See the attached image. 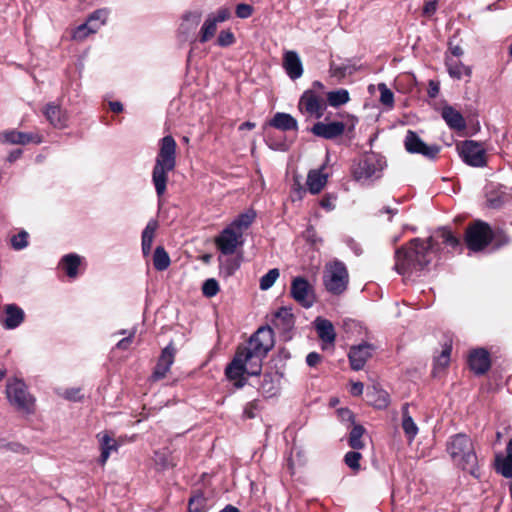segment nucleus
Wrapping results in <instances>:
<instances>
[{
  "instance_id": "47",
  "label": "nucleus",
  "mask_w": 512,
  "mask_h": 512,
  "mask_svg": "<svg viewBox=\"0 0 512 512\" xmlns=\"http://www.w3.org/2000/svg\"><path fill=\"white\" fill-rule=\"evenodd\" d=\"M153 183L155 186V190L158 196V212L160 213V152H158L156 158H155V166L153 169Z\"/></svg>"
},
{
  "instance_id": "11",
  "label": "nucleus",
  "mask_w": 512,
  "mask_h": 512,
  "mask_svg": "<svg viewBox=\"0 0 512 512\" xmlns=\"http://www.w3.org/2000/svg\"><path fill=\"white\" fill-rule=\"evenodd\" d=\"M291 297L302 307L308 309L315 303V293L310 283L303 277H295L291 282Z\"/></svg>"
},
{
  "instance_id": "54",
  "label": "nucleus",
  "mask_w": 512,
  "mask_h": 512,
  "mask_svg": "<svg viewBox=\"0 0 512 512\" xmlns=\"http://www.w3.org/2000/svg\"><path fill=\"white\" fill-rule=\"evenodd\" d=\"M211 18H214L215 22L222 23L229 19L230 11L228 8H220L215 13L209 15Z\"/></svg>"
},
{
  "instance_id": "58",
  "label": "nucleus",
  "mask_w": 512,
  "mask_h": 512,
  "mask_svg": "<svg viewBox=\"0 0 512 512\" xmlns=\"http://www.w3.org/2000/svg\"><path fill=\"white\" fill-rule=\"evenodd\" d=\"M64 397L68 400L78 401L81 399L80 389L79 388L67 389L64 393Z\"/></svg>"
},
{
  "instance_id": "56",
  "label": "nucleus",
  "mask_w": 512,
  "mask_h": 512,
  "mask_svg": "<svg viewBox=\"0 0 512 512\" xmlns=\"http://www.w3.org/2000/svg\"><path fill=\"white\" fill-rule=\"evenodd\" d=\"M437 10V0H431L427 1L423 7V15L430 17L432 16Z\"/></svg>"
},
{
  "instance_id": "52",
  "label": "nucleus",
  "mask_w": 512,
  "mask_h": 512,
  "mask_svg": "<svg viewBox=\"0 0 512 512\" xmlns=\"http://www.w3.org/2000/svg\"><path fill=\"white\" fill-rule=\"evenodd\" d=\"M498 471L506 478H512V458L505 457L498 466Z\"/></svg>"
},
{
  "instance_id": "45",
  "label": "nucleus",
  "mask_w": 512,
  "mask_h": 512,
  "mask_svg": "<svg viewBox=\"0 0 512 512\" xmlns=\"http://www.w3.org/2000/svg\"><path fill=\"white\" fill-rule=\"evenodd\" d=\"M189 512H207L206 499L202 495L192 497L188 505Z\"/></svg>"
},
{
  "instance_id": "18",
  "label": "nucleus",
  "mask_w": 512,
  "mask_h": 512,
  "mask_svg": "<svg viewBox=\"0 0 512 512\" xmlns=\"http://www.w3.org/2000/svg\"><path fill=\"white\" fill-rule=\"evenodd\" d=\"M25 319V313L22 308L16 304H8L4 308V315L1 316L0 322L7 330L19 327Z\"/></svg>"
},
{
  "instance_id": "48",
  "label": "nucleus",
  "mask_w": 512,
  "mask_h": 512,
  "mask_svg": "<svg viewBox=\"0 0 512 512\" xmlns=\"http://www.w3.org/2000/svg\"><path fill=\"white\" fill-rule=\"evenodd\" d=\"M378 89L380 91V102L385 106L392 107L394 102L393 92L384 83H380Z\"/></svg>"
},
{
  "instance_id": "34",
  "label": "nucleus",
  "mask_w": 512,
  "mask_h": 512,
  "mask_svg": "<svg viewBox=\"0 0 512 512\" xmlns=\"http://www.w3.org/2000/svg\"><path fill=\"white\" fill-rule=\"evenodd\" d=\"M260 391L265 397H272L278 392V385L274 377L271 374H264L261 384Z\"/></svg>"
},
{
  "instance_id": "12",
  "label": "nucleus",
  "mask_w": 512,
  "mask_h": 512,
  "mask_svg": "<svg viewBox=\"0 0 512 512\" xmlns=\"http://www.w3.org/2000/svg\"><path fill=\"white\" fill-rule=\"evenodd\" d=\"M405 149L412 154H421L428 159H434L438 155L440 148L438 145H427L412 130H409L404 140Z\"/></svg>"
},
{
  "instance_id": "44",
  "label": "nucleus",
  "mask_w": 512,
  "mask_h": 512,
  "mask_svg": "<svg viewBox=\"0 0 512 512\" xmlns=\"http://www.w3.org/2000/svg\"><path fill=\"white\" fill-rule=\"evenodd\" d=\"M438 237L442 242L451 248H457L460 245V240L450 230L442 228L438 232Z\"/></svg>"
},
{
  "instance_id": "35",
  "label": "nucleus",
  "mask_w": 512,
  "mask_h": 512,
  "mask_svg": "<svg viewBox=\"0 0 512 512\" xmlns=\"http://www.w3.org/2000/svg\"><path fill=\"white\" fill-rule=\"evenodd\" d=\"M349 99V92L346 89H338L327 93V100L332 107L344 105Z\"/></svg>"
},
{
  "instance_id": "32",
  "label": "nucleus",
  "mask_w": 512,
  "mask_h": 512,
  "mask_svg": "<svg viewBox=\"0 0 512 512\" xmlns=\"http://www.w3.org/2000/svg\"><path fill=\"white\" fill-rule=\"evenodd\" d=\"M367 397L369 398V402L377 409H385L390 403L389 394L375 387L367 393Z\"/></svg>"
},
{
  "instance_id": "37",
  "label": "nucleus",
  "mask_w": 512,
  "mask_h": 512,
  "mask_svg": "<svg viewBox=\"0 0 512 512\" xmlns=\"http://www.w3.org/2000/svg\"><path fill=\"white\" fill-rule=\"evenodd\" d=\"M202 14L199 11L187 12L183 16L181 28L185 31L195 30L201 21Z\"/></svg>"
},
{
  "instance_id": "30",
  "label": "nucleus",
  "mask_w": 512,
  "mask_h": 512,
  "mask_svg": "<svg viewBox=\"0 0 512 512\" xmlns=\"http://www.w3.org/2000/svg\"><path fill=\"white\" fill-rule=\"evenodd\" d=\"M81 257L75 253H70L61 259L62 269L70 278H75L78 275V268L81 264Z\"/></svg>"
},
{
  "instance_id": "46",
  "label": "nucleus",
  "mask_w": 512,
  "mask_h": 512,
  "mask_svg": "<svg viewBox=\"0 0 512 512\" xmlns=\"http://www.w3.org/2000/svg\"><path fill=\"white\" fill-rule=\"evenodd\" d=\"M361 454L358 451H349L345 454L344 461L345 464L352 469L353 471L357 472L360 470V459Z\"/></svg>"
},
{
  "instance_id": "55",
  "label": "nucleus",
  "mask_w": 512,
  "mask_h": 512,
  "mask_svg": "<svg viewBox=\"0 0 512 512\" xmlns=\"http://www.w3.org/2000/svg\"><path fill=\"white\" fill-rule=\"evenodd\" d=\"M257 409H258V404L256 401H251V402L247 403L244 408V411H243L244 417H246L248 419L254 418L256 416Z\"/></svg>"
},
{
  "instance_id": "1",
  "label": "nucleus",
  "mask_w": 512,
  "mask_h": 512,
  "mask_svg": "<svg viewBox=\"0 0 512 512\" xmlns=\"http://www.w3.org/2000/svg\"><path fill=\"white\" fill-rule=\"evenodd\" d=\"M295 319L292 309L281 307L272 314L271 325L257 329L249 338L247 344L239 347L233 360L225 369L226 377L235 382L237 388L245 385V375H259L263 359L274 347V330L280 335H288L294 328Z\"/></svg>"
},
{
  "instance_id": "26",
  "label": "nucleus",
  "mask_w": 512,
  "mask_h": 512,
  "mask_svg": "<svg viewBox=\"0 0 512 512\" xmlns=\"http://www.w3.org/2000/svg\"><path fill=\"white\" fill-rule=\"evenodd\" d=\"M108 16L109 10L106 8L97 9L92 12L85 21L86 25L90 29V32L93 34L96 33L103 25L106 24Z\"/></svg>"
},
{
  "instance_id": "60",
  "label": "nucleus",
  "mask_w": 512,
  "mask_h": 512,
  "mask_svg": "<svg viewBox=\"0 0 512 512\" xmlns=\"http://www.w3.org/2000/svg\"><path fill=\"white\" fill-rule=\"evenodd\" d=\"M439 93V84L431 81L429 83L428 95L431 98H435Z\"/></svg>"
},
{
  "instance_id": "38",
  "label": "nucleus",
  "mask_w": 512,
  "mask_h": 512,
  "mask_svg": "<svg viewBox=\"0 0 512 512\" xmlns=\"http://www.w3.org/2000/svg\"><path fill=\"white\" fill-rule=\"evenodd\" d=\"M136 331V327H132L131 329L128 330L122 329L115 332L114 335H126L120 341L117 342L115 347L119 350H128L133 343Z\"/></svg>"
},
{
  "instance_id": "63",
  "label": "nucleus",
  "mask_w": 512,
  "mask_h": 512,
  "mask_svg": "<svg viewBox=\"0 0 512 512\" xmlns=\"http://www.w3.org/2000/svg\"><path fill=\"white\" fill-rule=\"evenodd\" d=\"M333 200L331 197H325L321 200L320 205L327 210H332L334 208Z\"/></svg>"
},
{
  "instance_id": "15",
  "label": "nucleus",
  "mask_w": 512,
  "mask_h": 512,
  "mask_svg": "<svg viewBox=\"0 0 512 512\" xmlns=\"http://www.w3.org/2000/svg\"><path fill=\"white\" fill-rule=\"evenodd\" d=\"M311 133L315 136L324 139H335L341 136L345 131V125L343 122H317L310 129Z\"/></svg>"
},
{
  "instance_id": "3",
  "label": "nucleus",
  "mask_w": 512,
  "mask_h": 512,
  "mask_svg": "<svg viewBox=\"0 0 512 512\" xmlns=\"http://www.w3.org/2000/svg\"><path fill=\"white\" fill-rule=\"evenodd\" d=\"M446 450L455 465L474 477H479L478 459L470 437L461 433L451 436L447 441Z\"/></svg>"
},
{
  "instance_id": "10",
  "label": "nucleus",
  "mask_w": 512,
  "mask_h": 512,
  "mask_svg": "<svg viewBox=\"0 0 512 512\" xmlns=\"http://www.w3.org/2000/svg\"><path fill=\"white\" fill-rule=\"evenodd\" d=\"M215 244L221 254L230 256L234 254L238 248L243 246L244 238L240 232H237L231 227L227 226L215 238Z\"/></svg>"
},
{
  "instance_id": "62",
  "label": "nucleus",
  "mask_w": 512,
  "mask_h": 512,
  "mask_svg": "<svg viewBox=\"0 0 512 512\" xmlns=\"http://www.w3.org/2000/svg\"><path fill=\"white\" fill-rule=\"evenodd\" d=\"M338 413L342 420L353 421L354 419L353 413L349 409H340Z\"/></svg>"
},
{
  "instance_id": "50",
  "label": "nucleus",
  "mask_w": 512,
  "mask_h": 512,
  "mask_svg": "<svg viewBox=\"0 0 512 512\" xmlns=\"http://www.w3.org/2000/svg\"><path fill=\"white\" fill-rule=\"evenodd\" d=\"M91 34H93V33L90 32V29L84 22L83 24L77 26L73 30L71 37L73 40L81 42V41L85 40Z\"/></svg>"
},
{
  "instance_id": "23",
  "label": "nucleus",
  "mask_w": 512,
  "mask_h": 512,
  "mask_svg": "<svg viewBox=\"0 0 512 512\" xmlns=\"http://www.w3.org/2000/svg\"><path fill=\"white\" fill-rule=\"evenodd\" d=\"M447 125L454 130L461 131L466 128V122L462 114L452 106H445L441 112Z\"/></svg>"
},
{
  "instance_id": "42",
  "label": "nucleus",
  "mask_w": 512,
  "mask_h": 512,
  "mask_svg": "<svg viewBox=\"0 0 512 512\" xmlns=\"http://www.w3.org/2000/svg\"><path fill=\"white\" fill-rule=\"evenodd\" d=\"M279 275L280 273L277 268L270 269L265 275H263L260 278V289L263 291L270 289L278 279Z\"/></svg>"
},
{
  "instance_id": "51",
  "label": "nucleus",
  "mask_w": 512,
  "mask_h": 512,
  "mask_svg": "<svg viewBox=\"0 0 512 512\" xmlns=\"http://www.w3.org/2000/svg\"><path fill=\"white\" fill-rule=\"evenodd\" d=\"M235 42V36L230 30H222L217 38V44L221 47H228Z\"/></svg>"
},
{
  "instance_id": "43",
  "label": "nucleus",
  "mask_w": 512,
  "mask_h": 512,
  "mask_svg": "<svg viewBox=\"0 0 512 512\" xmlns=\"http://www.w3.org/2000/svg\"><path fill=\"white\" fill-rule=\"evenodd\" d=\"M29 234L25 230H21L18 234L13 235L10 239L11 247L16 250L20 251L26 248L29 244Z\"/></svg>"
},
{
  "instance_id": "39",
  "label": "nucleus",
  "mask_w": 512,
  "mask_h": 512,
  "mask_svg": "<svg viewBox=\"0 0 512 512\" xmlns=\"http://www.w3.org/2000/svg\"><path fill=\"white\" fill-rule=\"evenodd\" d=\"M365 429L361 425H354L349 435V446L355 450L364 448V442L361 440Z\"/></svg>"
},
{
  "instance_id": "28",
  "label": "nucleus",
  "mask_w": 512,
  "mask_h": 512,
  "mask_svg": "<svg viewBox=\"0 0 512 512\" xmlns=\"http://www.w3.org/2000/svg\"><path fill=\"white\" fill-rule=\"evenodd\" d=\"M401 426L408 440H414L418 434V427L409 414V405L407 403L402 406Z\"/></svg>"
},
{
  "instance_id": "59",
  "label": "nucleus",
  "mask_w": 512,
  "mask_h": 512,
  "mask_svg": "<svg viewBox=\"0 0 512 512\" xmlns=\"http://www.w3.org/2000/svg\"><path fill=\"white\" fill-rule=\"evenodd\" d=\"M364 385L361 382H355L352 384L350 392L354 396H359L363 393Z\"/></svg>"
},
{
  "instance_id": "2",
  "label": "nucleus",
  "mask_w": 512,
  "mask_h": 512,
  "mask_svg": "<svg viewBox=\"0 0 512 512\" xmlns=\"http://www.w3.org/2000/svg\"><path fill=\"white\" fill-rule=\"evenodd\" d=\"M434 254L432 237L425 241L415 238L410 241L408 246H403L395 251V270L402 275L420 271L432 261Z\"/></svg>"
},
{
  "instance_id": "41",
  "label": "nucleus",
  "mask_w": 512,
  "mask_h": 512,
  "mask_svg": "<svg viewBox=\"0 0 512 512\" xmlns=\"http://www.w3.org/2000/svg\"><path fill=\"white\" fill-rule=\"evenodd\" d=\"M175 353L176 349L172 344H169L164 349H162V378H164L165 372L173 364Z\"/></svg>"
},
{
  "instance_id": "53",
  "label": "nucleus",
  "mask_w": 512,
  "mask_h": 512,
  "mask_svg": "<svg viewBox=\"0 0 512 512\" xmlns=\"http://www.w3.org/2000/svg\"><path fill=\"white\" fill-rule=\"evenodd\" d=\"M253 8L249 4H238L236 6V15L241 19H246L252 15Z\"/></svg>"
},
{
  "instance_id": "14",
  "label": "nucleus",
  "mask_w": 512,
  "mask_h": 512,
  "mask_svg": "<svg viewBox=\"0 0 512 512\" xmlns=\"http://www.w3.org/2000/svg\"><path fill=\"white\" fill-rule=\"evenodd\" d=\"M176 142L171 136L162 138V192L165 189L166 178L164 173L175 167Z\"/></svg>"
},
{
  "instance_id": "8",
  "label": "nucleus",
  "mask_w": 512,
  "mask_h": 512,
  "mask_svg": "<svg viewBox=\"0 0 512 512\" xmlns=\"http://www.w3.org/2000/svg\"><path fill=\"white\" fill-rule=\"evenodd\" d=\"M326 108L325 99L314 90H306L298 103V109L301 114L309 118L320 119L324 115Z\"/></svg>"
},
{
  "instance_id": "4",
  "label": "nucleus",
  "mask_w": 512,
  "mask_h": 512,
  "mask_svg": "<svg viewBox=\"0 0 512 512\" xmlns=\"http://www.w3.org/2000/svg\"><path fill=\"white\" fill-rule=\"evenodd\" d=\"M349 274L346 266L340 261H333L326 265L323 273L325 289L333 295H341L347 289Z\"/></svg>"
},
{
  "instance_id": "20",
  "label": "nucleus",
  "mask_w": 512,
  "mask_h": 512,
  "mask_svg": "<svg viewBox=\"0 0 512 512\" xmlns=\"http://www.w3.org/2000/svg\"><path fill=\"white\" fill-rule=\"evenodd\" d=\"M283 68L287 75L292 79L296 80L303 74V66L301 59L297 52L286 51L283 56Z\"/></svg>"
},
{
  "instance_id": "31",
  "label": "nucleus",
  "mask_w": 512,
  "mask_h": 512,
  "mask_svg": "<svg viewBox=\"0 0 512 512\" xmlns=\"http://www.w3.org/2000/svg\"><path fill=\"white\" fill-rule=\"evenodd\" d=\"M220 274L224 277L232 276L240 267V258L230 256H220Z\"/></svg>"
},
{
  "instance_id": "5",
  "label": "nucleus",
  "mask_w": 512,
  "mask_h": 512,
  "mask_svg": "<svg viewBox=\"0 0 512 512\" xmlns=\"http://www.w3.org/2000/svg\"><path fill=\"white\" fill-rule=\"evenodd\" d=\"M6 395L9 403L17 410L26 414L34 411V397L28 392L26 384L19 379L8 381L6 385Z\"/></svg>"
},
{
  "instance_id": "27",
  "label": "nucleus",
  "mask_w": 512,
  "mask_h": 512,
  "mask_svg": "<svg viewBox=\"0 0 512 512\" xmlns=\"http://www.w3.org/2000/svg\"><path fill=\"white\" fill-rule=\"evenodd\" d=\"M327 183V175L321 170H311L307 176V187L312 194L319 193Z\"/></svg>"
},
{
  "instance_id": "61",
  "label": "nucleus",
  "mask_w": 512,
  "mask_h": 512,
  "mask_svg": "<svg viewBox=\"0 0 512 512\" xmlns=\"http://www.w3.org/2000/svg\"><path fill=\"white\" fill-rule=\"evenodd\" d=\"M153 265L157 271H160V245L154 250Z\"/></svg>"
},
{
  "instance_id": "24",
  "label": "nucleus",
  "mask_w": 512,
  "mask_h": 512,
  "mask_svg": "<svg viewBox=\"0 0 512 512\" xmlns=\"http://www.w3.org/2000/svg\"><path fill=\"white\" fill-rule=\"evenodd\" d=\"M270 126L282 131H296L297 120L288 113L277 112L269 122Z\"/></svg>"
},
{
  "instance_id": "25",
  "label": "nucleus",
  "mask_w": 512,
  "mask_h": 512,
  "mask_svg": "<svg viewBox=\"0 0 512 512\" xmlns=\"http://www.w3.org/2000/svg\"><path fill=\"white\" fill-rule=\"evenodd\" d=\"M445 65L447 71L453 79L460 80L463 76L470 77L471 69L465 66L461 61L454 59L453 57H446Z\"/></svg>"
},
{
  "instance_id": "33",
  "label": "nucleus",
  "mask_w": 512,
  "mask_h": 512,
  "mask_svg": "<svg viewBox=\"0 0 512 512\" xmlns=\"http://www.w3.org/2000/svg\"><path fill=\"white\" fill-rule=\"evenodd\" d=\"M158 227V223L156 220H151L142 233V252L146 257L150 253L154 233Z\"/></svg>"
},
{
  "instance_id": "7",
  "label": "nucleus",
  "mask_w": 512,
  "mask_h": 512,
  "mask_svg": "<svg viewBox=\"0 0 512 512\" xmlns=\"http://www.w3.org/2000/svg\"><path fill=\"white\" fill-rule=\"evenodd\" d=\"M492 240V230L490 226L482 221H476L470 225L465 234L467 247L472 251H481Z\"/></svg>"
},
{
  "instance_id": "36",
  "label": "nucleus",
  "mask_w": 512,
  "mask_h": 512,
  "mask_svg": "<svg viewBox=\"0 0 512 512\" xmlns=\"http://www.w3.org/2000/svg\"><path fill=\"white\" fill-rule=\"evenodd\" d=\"M217 26L218 23L215 22L214 18L208 16L200 30V42L205 43L209 41L215 35Z\"/></svg>"
},
{
  "instance_id": "13",
  "label": "nucleus",
  "mask_w": 512,
  "mask_h": 512,
  "mask_svg": "<svg viewBox=\"0 0 512 512\" xmlns=\"http://www.w3.org/2000/svg\"><path fill=\"white\" fill-rule=\"evenodd\" d=\"M374 350L375 347L368 343H361L351 347L348 353L351 368L355 371L361 370L372 356Z\"/></svg>"
},
{
  "instance_id": "57",
  "label": "nucleus",
  "mask_w": 512,
  "mask_h": 512,
  "mask_svg": "<svg viewBox=\"0 0 512 512\" xmlns=\"http://www.w3.org/2000/svg\"><path fill=\"white\" fill-rule=\"evenodd\" d=\"M321 361V355L317 352H310L306 357V363L310 367H315Z\"/></svg>"
},
{
  "instance_id": "49",
  "label": "nucleus",
  "mask_w": 512,
  "mask_h": 512,
  "mask_svg": "<svg viewBox=\"0 0 512 512\" xmlns=\"http://www.w3.org/2000/svg\"><path fill=\"white\" fill-rule=\"evenodd\" d=\"M219 291V285L218 282L213 279H207L202 286V292L206 297H213L215 296Z\"/></svg>"
},
{
  "instance_id": "16",
  "label": "nucleus",
  "mask_w": 512,
  "mask_h": 512,
  "mask_svg": "<svg viewBox=\"0 0 512 512\" xmlns=\"http://www.w3.org/2000/svg\"><path fill=\"white\" fill-rule=\"evenodd\" d=\"M43 114L49 123L57 129H63L68 126V113L54 102L46 104L43 109Z\"/></svg>"
},
{
  "instance_id": "22",
  "label": "nucleus",
  "mask_w": 512,
  "mask_h": 512,
  "mask_svg": "<svg viewBox=\"0 0 512 512\" xmlns=\"http://www.w3.org/2000/svg\"><path fill=\"white\" fill-rule=\"evenodd\" d=\"M97 439L101 450L99 463L103 466L106 464L111 453L118 451L119 444L108 432L98 433Z\"/></svg>"
},
{
  "instance_id": "29",
  "label": "nucleus",
  "mask_w": 512,
  "mask_h": 512,
  "mask_svg": "<svg viewBox=\"0 0 512 512\" xmlns=\"http://www.w3.org/2000/svg\"><path fill=\"white\" fill-rule=\"evenodd\" d=\"M256 213L253 210H248L238 215L228 226L241 235H244L245 230L253 223Z\"/></svg>"
},
{
  "instance_id": "21",
  "label": "nucleus",
  "mask_w": 512,
  "mask_h": 512,
  "mask_svg": "<svg viewBox=\"0 0 512 512\" xmlns=\"http://www.w3.org/2000/svg\"><path fill=\"white\" fill-rule=\"evenodd\" d=\"M489 353L485 349H476L469 356V366L476 374H484L490 368Z\"/></svg>"
},
{
  "instance_id": "9",
  "label": "nucleus",
  "mask_w": 512,
  "mask_h": 512,
  "mask_svg": "<svg viewBox=\"0 0 512 512\" xmlns=\"http://www.w3.org/2000/svg\"><path fill=\"white\" fill-rule=\"evenodd\" d=\"M458 151L461 159L469 166L484 167L487 164L486 149L477 141H463L458 145Z\"/></svg>"
},
{
  "instance_id": "19",
  "label": "nucleus",
  "mask_w": 512,
  "mask_h": 512,
  "mask_svg": "<svg viewBox=\"0 0 512 512\" xmlns=\"http://www.w3.org/2000/svg\"><path fill=\"white\" fill-rule=\"evenodd\" d=\"M318 337L323 342V348L326 345L333 346L336 339V332L331 321L317 317L314 321Z\"/></svg>"
},
{
  "instance_id": "64",
  "label": "nucleus",
  "mask_w": 512,
  "mask_h": 512,
  "mask_svg": "<svg viewBox=\"0 0 512 512\" xmlns=\"http://www.w3.org/2000/svg\"><path fill=\"white\" fill-rule=\"evenodd\" d=\"M109 106H110V109L114 112V113H120L122 112L123 110V105L118 102V101H112L109 103Z\"/></svg>"
},
{
  "instance_id": "40",
  "label": "nucleus",
  "mask_w": 512,
  "mask_h": 512,
  "mask_svg": "<svg viewBox=\"0 0 512 512\" xmlns=\"http://www.w3.org/2000/svg\"><path fill=\"white\" fill-rule=\"evenodd\" d=\"M451 345L446 344L439 356L434 360V372H440L444 370L450 362Z\"/></svg>"
},
{
  "instance_id": "6",
  "label": "nucleus",
  "mask_w": 512,
  "mask_h": 512,
  "mask_svg": "<svg viewBox=\"0 0 512 512\" xmlns=\"http://www.w3.org/2000/svg\"><path fill=\"white\" fill-rule=\"evenodd\" d=\"M385 167V160L380 155L371 153L364 156L353 168V177L357 181L378 179Z\"/></svg>"
},
{
  "instance_id": "17",
  "label": "nucleus",
  "mask_w": 512,
  "mask_h": 512,
  "mask_svg": "<svg viewBox=\"0 0 512 512\" xmlns=\"http://www.w3.org/2000/svg\"><path fill=\"white\" fill-rule=\"evenodd\" d=\"M0 142L20 145L28 143L40 144L42 137L39 134L8 130L0 134Z\"/></svg>"
}]
</instances>
